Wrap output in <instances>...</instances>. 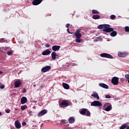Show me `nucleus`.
Here are the masks:
<instances>
[{
    "instance_id": "obj_1",
    "label": "nucleus",
    "mask_w": 129,
    "mask_h": 129,
    "mask_svg": "<svg viewBox=\"0 0 129 129\" xmlns=\"http://www.w3.org/2000/svg\"><path fill=\"white\" fill-rule=\"evenodd\" d=\"M80 32H81V29H78L76 31L75 33L74 34V36H75L76 39V43H81V37H82V35L81 33H80Z\"/></svg>"
},
{
    "instance_id": "obj_2",
    "label": "nucleus",
    "mask_w": 129,
    "mask_h": 129,
    "mask_svg": "<svg viewBox=\"0 0 129 129\" xmlns=\"http://www.w3.org/2000/svg\"><path fill=\"white\" fill-rule=\"evenodd\" d=\"M58 104L60 107H67L70 105V101L67 100H62L58 102Z\"/></svg>"
},
{
    "instance_id": "obj_3",
    "label": "nucleus",
    "mask_w": 129,
    "mask_h": 129,
    "mask_svg": "<svg viewBox=\"0 0 129 129\" xmlns=\"http://www.w3.org/2000/svg\"><path fill=\"white\" fill-rule=\"evenodd\" d=\"M80 113L82 114V115H86V116H90V115H91L90 111L86 108L81 109L80 110Z\"/></svg>"
},
{
    "instance_id": "obj_4",
    "label": "nucleus",
    "mask_w": 129,
    "mask_h": 129,
    "mask_svg": "<svg viewBox=\"0 0 129 129\" xmlns=\"http://www.w3.org/2000/svg\"><path fill=\"white\" fill-rule=\"evenodd\" d=\"M100 57L102 58H108V59H113V56L110 54L106 53H103L100 54Z\"/></svg>"
},
{
    "instance_id": "obj_5",
    "label": "nucleus",
    "mask_w": 129,
    "mask_h": 129,
    "mask_svg": "<svg viewBox=\"0 0 129 129\" xmlns=\"http://www.w3.org/2000/svg\"><path fill=\"white\" fill-rule=\"evenodd\" d=\"M91 106H98V107H101L102 106V103L98 101H94L91 103Z\"/></svg>"
},
{
    "instance_id": "obj_6",
    "label": "nucleus",
    "mask_w": 129,
    "mask_h": 129,
    "mask_svg": "<svg viewBox=\"0 0 129 129\" xmlns=\"http://www.w3.org/2000/svg\"><path fill=\"white\" fill-rule=\"evenodd\" d=\"M103 32H106V33H110V32H113V28H110V25L107 24V26L103 29Z\"/></svg>"
},
{
    "instance_id": "obj_7",
    "label": "nucleus",
    "mask_w": 129,
    "mask_h": 129,
    "mask_svg": "<svg viewBox=\"0 0 129 129\" xmlns=\"http://www.w3.org/2000/svg\"><path fill=\"white\" fill-rule=\"evenodd\" d=\"M118 80L119 79L118 77H114L111 80V83H112L113 85H117L118 84Z\"/></svg>"
},
{
    "instance_id": "obj_8",
    "label": "nucleus",
    "mask_w": 129,
    "mask_h": 129,
    "mask_svg": "<svg viewBox=\"0 0 129 129\" xmlns=\"http://www.w3.org/2000/svg\"><path fill=\"white\" fill-rule=\"evenodd\" d=\"M49 70H51V66H46L45 67L42 68V69H41V72L45 73V72H48Z\"/></svg>"
},
{
    "instance_id": "obj_9",
    "label": "nucleus",
    "mask_w": 129,
    "mask_h": 129,
    "mask_svg": "<svg viewBox=\"0 0 129 129\" xmlns=\"http://www.w3.org/2000/svg\"><path fill=\"white\" fill-rule=\"evenodd\" d=\"M118 56L119 57L124 58V57H126V56H127V52H119L118 53Z\"/></svg>"
},
{
    "instance_id": "obj_10",
    "label": "nucleus",
    "mask_w": 129,
    "mask_h": 129,
    "mask_svg": "<svg viewBox=\"0 0 129 129\" xmlns=\"http://www.w3.org/2000/svg\"><path fill=\"white\" fill-rule=\"evenodd\" d=\"M43 2V0H33L32 2V5L33 6H38Z\"/></svg>"
},
{
    "instance_id": "obj_11",
    "label": "nucleus",
    "mask_w": 129,
    "mask_h": 129,
    "mask_svg": "<svg viewBox=\"0 0 129 129\" xmlns=\"http://www.w3.org/2000/svg\"><path fill=\"white\" fill-rule=\"evenodd\" d=\"M22 84V82H21L20 80H17L15 82V88H18V87H20Z\"/></svg>"
},
{
    "instance_id": "obj_12",
    "label": "nucleus",
    "mask_w": 129,
    "mask_h": 129,
    "mask_svg": "<svg viewBox=\"0 0 129 129\" xmlns=\"http://www.w3.org/2000/svg\"><path fill=\"white\" fill-rule=\"evenodd\" d=\"M48 112V111H47V109H43L41 110L39 113H38V116H43L44 114H46Z\"/></svg>"
},
{
    "instance_id": "obj_13",
    "label": "nucleus",
    "mask_w": 129,
    "mask_h": 129,
    "mask_svg": "<svg viewBox=\"0 0 129 129\" xmlns=\"http://www.w3.org/2000/svg\"><path fill=\"white\" fill-rule=\"evenodd\" d=\"M50 54H51V51H50V50H49V49H46V50H44V51H43L42 53V55H43V56H46L47 55H50Z\"/></svg>"
},
{
    "instance_id": "obj_14",
    "label": "nucleus",
    "mask_w": 129,
    "mask_h": 129,
    "mask_svg": "<svg viewBox=\"0 0 129 129\" xmlns=\"http://www.w3.org/2000/svg\"><path fill=\"white\" fill-rule=\"evenodd\" d=\"M60 48H61V46L59 45H53L52 47V50H53L54 51H59V50H60Z\"/></svg>"
},
{
    "instance_id": "obj_15",
    "label": "nucleus",
    "mask_w": 129,
    "mask_h": 129,
    "mask_svg": "<svg viewBox=\"0 0 129 129\" xmlns=\"http://www.w3.org/2000/svg\"><path fill=\"white\" fill-rule=\"evenodd\" d=\"M58 57V55H57V53L55 51H53L51 53V58L53 60H56L57 59V57Z\"/></svg>"
},
{
    "instance_id": "obj_16",
    "label": "nucleus",
    "mask_w": 129,
    "mask_h": 129,
    "mask_svg": "<svg viewBox=\"0 0 129 129\" xmlns=\"http://www.w3.org/2000/svg\"><path fill=\"white\" fill-rule=\"evenodd\" d=\"M27 101H28V99L26 97H23L21 99V104H25V103H27Z\"/></svg>"
},
{
    "instance_id": "obj_17",
    "label": "nucleus",
    "mask_w": 129,
    "mask_h": 129,
    "mask_svg": "<svg viewBox=\"0 0 129 129\" xmlns=\"http://www.w3.org/2000/svg\"><path fill=\"white\" fill-rule=\"evenodd\" d=\"M15 124L16 128H21V123L20 122V121H19V120H16L15 122Z\"/></svg>"
},
{
    "instance_id": "obj_18",
    "label": "nucleus",
    "mask_w": 129,
    "mask_h": 129,
    "mask_svg": "<svg viewBox=\"0 0 129 129\" xmlns=\"http://www.w3.org/2000/svg\"><path fill=\"white\" fill-rule=\"evenodd\" d=\"M108 25L107 24H102L98 26L97 28L99 30H101L102 29H105L106 27H108Z\"/></svg>"
},
{
    "instance_id": "obj_19",
    "label": "nucleus",
    "mask_w": 129,
    "mask_h": 129,
    "mask_svg": "<svg viewBox=\"0 0 129 129\" xmlns=\"http://www.w3.org/2000/svg\"><path fill=\"white\" fill-rule=\"evenodd\" d=\"M99 85L100 86V87H102V88H104L105 89H108V86L107 85L104 83H100L99 84Z\"/></svg>"
},
{
    "instance_id": "obj_20",
    "label": "nucleus",
    "mask_w": 129,
    "mask_h": 129,
    "mask_svg": "<svg viewBox=\"0 0 129 129\" xmlns=\"http://www.w3.org/2000/svg\"><path fill=\"white\" fill-rule=\"evenodd\" d=\"M68 121L69 123H74L75 122V118L74 117H70L68 119Z\"/></svg>"
},
{
    "instance_id": "obj_21",
    "label": "nucleus",
    "mask_w": 129,
    "mask_h": 129,
    "mask_svg": "<svg viewBox=\"0 0 129 129\" xmlns=\"http://www.w3.org/2000/svg\"><path fill=\"white\" fill-rule=\"evenodd\" d=\"M91 96L92 97H94V98H97V100L99 99V96H98V94H97L96 92H95L94 94H92Z\"/></svg>"
},
{
    "instance_id": "obj_22",
    "label": "nucleus",
    "mask_w": 129,
    "mask_h": 129,
    "mask_svg": "<svg viewBox=\"0 0 129 129\" xmlns=\"http://www.w3.org/2000/svg\"><path fill=\"white\" fill-rule=\"evenodd\" d=\"M62 86L63 88H64V89L68 90V89H69L70 88L69 85H68V84L67 83H63L62 84Z\"/></svg>"
},
{
    "instance_id": "obj_23",
    "label": "nucleus",
    "mask_w": 129,
    "mask_h": 129,
    "mask_svg": "<svg viewBox=\"0 0 129 129\" xmlns=\"http://www.w3.org/2000/svg\"><path fill=\"white\" fill-rule=\"evenodd\" d=\"M92 19H93V20H99V19H100V16L98 15H94L92 16Z\"/></svg>"
},
{
    "instance_id": "obj_24",
    "label": "nucleus",
    "mask_w": 129,
    "mask_h": 129,
    "mask_svg": "<svg viewBox=\"0 0 129 129\" xmlns=\"http://www.w3.org/2000/svg\"><path fill=\"white\" fill-rule=\"evenodd\" d=\"M112 109V106L111 105H110L109 106H108L107 108H105L104 110H105V111H110Z\"/></svg>"
},
{
    "instance_id": "obj_25",
    "label": "nucleus",
    "mask_w": 129,
    "mask_h": 129,
    "mask_svg": "<svg viewBox=\"0 0 129 129\" xmlns=\"http://www.w3.org/2000/svg\"><path fill=\"white\" fill-rule=\"evenodd\" d=\"M110 36L111 37H115V36H116L117 35V32H116V31H112V32L110 33Z\"/></svg>"
},
{
    "instance_id": "obj_26",
    "label": "nucleus",
    "mask_w": 129,
    "mask_h": 129,
    "mask_svg": "<svg viewBox=\"0 0 129 129\" xmlns=\"http://www.w3.org/2000/svg\"><path fill=\"white\" fill-rule=\"evenodd\" d=\"M111 105V104H110V103H105V104L103 105V108H102L103 109V110H104V109H105V108L108 107V106H110V105Z\"/></svg>"
},
{
    "instance_id": "obj_27",
    "label": "nucleus",
    "mask_w": 129,
    "mask_h": 129,
    "mask_svg": "<svg viewBox=\"0 0 129 129\" xmlns=\"http://www.w3.org/2000/svg\"><path fill=\"white\" fill-rule=\"evenodd\" d=\"M92 13L93 14L99 15V12H98V11H97L96 10H93L92 11Z\"/></svg>"
},
{
    "instance_id": "obj_28",
    "label": "nucleus",
    "mask_w": 129,
    "mask_h": 129,
    "mask_svg": "<svg viewBox=\"0 0 129 129\" xmlns=\"http://www.w3.org/2000/svg\"><path fill=\"white\" fill-rule=\"evenodd\" d=\"M26 108H28V106L26 105L21 106V109L22 110H25V109H26Z\"/></svg>"
},
{
    "instance_id": "obj_29",
    "label": "nucleus",
    "mask_w": 129,
    "mask_h": 129,
    "mask_svg": "<svg viewBox=\"0 0 129 129\" xmlns=\"http://www.w3.org/2000/svg\"><path fill=\"white\" fill-rule=\"evenodd\" d=\"M126 128V124H123L120 127L119 129H125Z\"/></svg>"
},
{
    "instance_id": "obj_30",
    "label": "nucleus",
    "mask_w": 129,
    "mask_h": 129,
    "mask_svg": "<svg viewBox=\"0 0 129 129\" xmlns=\"http://www.w3.org/2000/svg\"><path fill=\"white\" fill-rule=\"evenodd\" d=\"M60 123L61 124H63H63H66V123H67V120H65V119L61 120Z\"/></svg>"
},
{
    "instance_id": "obj_31",
    "label": "nucleus",
    "mask_w": 129,
    "mask_h": 129,
    "mask_svg": "<svg viewBox=\"0 0 129 129\" xmlns=\"http://www.w3.org/2000/svg\"><path fill=\"white\" fill-rule=\"evenodd\" d=\"M13 53L14 52L13 51H9L7 52V55H8L9 56H11V55H13Z\"/></svg>"
},
{
    "instance_id": "obj_32",
    "label": "nucleus",
    "mask_w": 129,
    "mask_h": 129,
    "mask_svg": "<svg viewBox=\"0 0 129 129\" xmlns=\"http://www.w3.org/2000/svg\"><path fill=\"white\" fill-rule=\"evenodd\" d=\"M111 20H114V19H115V15H111L110 17Z\"/></svg>"
},
{
    "instance_id": "obj_33",
    "label": "nucleus",
    "mask_w": 129,
    "mask_h": 129,
    "mask_svg": "<svg viewBox=\"0 0 129 129\" xmlns=\"http://www.w3.org/2000/svg\"><path fill=\"white\" fill-rule=\"evenodd\" d=\"M125 32H129V27L128 26H126L125 27Z\"/></svg>"
},
{
    "instance_id": "obj_34",
    "label": "nucleus",
    "mask_w": 129,
    "mask_h": 129,
    "mask_svg": "<svg viewBox=\"0 0 129 129\" xmlns=\"http://www.w3.org/2000/svg\"><path fill=\"white\" fill-rule=\"evenodd\" d=\"M4 42H5V39L4 38L0 39V43H4Z\"/></svg>"
},
{
    "instance_id": "obj_35",
    "label": "nucleus",
    "mask_w": 129,
    "mask_h": 129,
    "mask_svg": "<svg viewBox=\"0 0 129 129\" xmlns=\"http://www.w3.org/2000/svg\"><path fill=\"white\" fill-rule=\"evenodd\" d=\"M45 47H46V48H50V44H49L48 43H46L45 45Z\"/></svg>"
},
{
    "instance_id": "obj_36",
    "label": "nucleus",
    "mask_w": 129,
    "mask_h": 129,
    "mask_svg": "<svg viewBox=\"0 0 129 129\" xmlns=\"http://www.w3.org/2000/svg\"><path fill=\"white\" fill-rule=\"evenodd\" d=\"M5 111L6 113H10V112H11V110L10 109H6Z\"/></svg>"
},
{
    "instance_id": "obj_37",
    "label": "nucleus",
    "mask_w": 129,
    "mask_h": 129,
    "mask_svg": "<svg viewBox=\"0 0 129 129\" xmlns=\"http://www.w3.org/2000/svg\"><path fill=\"white\" fill-rule=\"evenodd\" d=\"M67 31L68 33H69V34H74V32H70V31H69V28H68Z\"/></svg>"
},
{
    "instance_id": "obj_38",
    "label": "nucleus",
    "mask_w": 129,
    "mask_h": 129,
    "mask_svg": "<svg viewBox=\"0 0 129 129\" xmlns=\"http://www.w3.org/2000/svg\"><path fill=\"white\" fill-rule=\"evenodd\" d=\"M105 98H111V97L110 96V95H106V96H105Z\"/></svg>"
},
{
    "instance_id": "obj_39",
    "label": "nucleus",
    "mask_w": 129,
    "mask_h": 129,
    "mask_svg": "<svg viewBox=\"0 0 129 129\" xmlns=\"http://www.w3.org/2000/svg\"><path fill=\"white\" fill-rule=\"evenodd\" d=\"M4 88H5V85H2L1 86H0L1 89H4Z\"/></svg>"
},
{
    "instance_id": "obj_40",
    "label": "nucleus",
    "mask_w": 129,
    "mask_h": 129,
    "mask_svg": "<svg viewBox=\"0 0 129 129\" xmlns=\"http://www.w3.org/2000/svg\"><path fill=\"white\" fill-rule=\"evenodd\" d=\"M125 78H126L127 79H129V74H126L125 75Z\"/></svg>"
},
{
    "instance_id": "obj_41",
    "label": "nucleus",
    "mask_w": 129,
    "mask_h": 129,
    "mask_svg": "<svg viewBox=\"0 0 129 129\" xmlns=\"http://www.w3.org/2000/svg\"><path fill=\"white\" fill-rule=\"evenodd\" d=\"M69 27H70V24L69 23H68V24H67L66 25V27L68 28H69Z\"/></svg>"
},
{
    "instance_id": "obj_42",
    "label": "nucleus",
    "mask_w": 129,
    "mask_h": 129,
    "mask_svg": "<svg viewBox=\"0 0 129 129\" xmlns=\"http://www.w3.org/2000/svg\"><path fill=\"white\" fill-rule=\"evenodd\" d=\"M27 125V123L26 122H22V125Z\"/></svg>"
},
{
    "instance_id": "obj_43",
    "label": "nucleus",
    "mask_w": 129,
    "mask_h": 129,
    "mask_svg": "<svg viewBox=\"0 0 129 129\" xmlns=\"http://www.w3.org/2000/svg\"><path fill=\"white\" fill-rule=\"evenodd\" d=\"M26 91V90L25 88L23 89V92H24V93H25Z\"/></svg>"
},
{
    "instance_id": "obj_44",
    "label": "nucleus",
    "mask_w": 129,
    "mask_h": 129,
    "mask_svg": "<svg viewBox=\"0 0 129 129\" xmlns=\"http://www.w3.org/2000/svg\"><path fill=\"white\" fill-rule=\"evenodd\" d=\"M126 127V129H129V126H127Z\"/></svg>"
},
{
    "instance_id": "obj_45",
    "label": "nucleus",
    "mask_w": 129,
    "mask_h": 129,
    "mask_svg": "<svg viewBox=\"0 0 129 129\" xmlns=\"http://www.w3.org/2000/svg\"><path fill=\"white\" fill-rule=\"evenodd\" d=\"M0 74H3V72H2L1 71H0Z\"/></svg>"
},
{
    "instance_id": "obj_46",
    "label": "nucleus",
    "mask_w": 129,
    "mask_h": 129,
    "mask_svg": "<svg viewBox=\"0 0 129 129\" xmlns=\"http://www.w3.org/2000/svg\"><path fill=\"white\" fill-rule=\"evenodd\" d=\"M2 86V83H0V86Z\"/></svg>"
},
{
    "instance_id": "obj_47",
    "label": "nucleus",
    "mask_w": 129,
    "mask_h": 129,
    "mask_svg": "<svg viewBox=\"0 0 129 129\" xmlns=\"http://www.w3.org/2000/svg\"><path fill=\"white\" fill-rule=\"evenodd\" d=\"M44 86V85L43 87L41 86V88H43Z\"/></svg>"
},
{
    "instance_id": "obj_48",
    "label": "nucleus",
    "mask_w": 129,
    "mask_h": 129,
    "mask_svg": "<svg viewBox=\"0 0 129 129\" xmlns=\"http://www.w3.org/2000/svg\"><path fill=\"white\" fill-rule=\"evenodd\" d=\"M0 115H2V112H0Z\"/></svg>"
},
{
    "instance_id": "obj_49",
    "label": "nucleus",
    "mask_w": 129,
    "mask_h": 129,
    "mask_svg": "<svg viewBox=\"0 0 129 129\" xmlns=\"http://www.w3.org/2000/svg\"><path fill=\"white\" fill-rule=\"evenodd\" d=\"M128 83H129V79H128Z\"/></svg>"
}]
</instances>
